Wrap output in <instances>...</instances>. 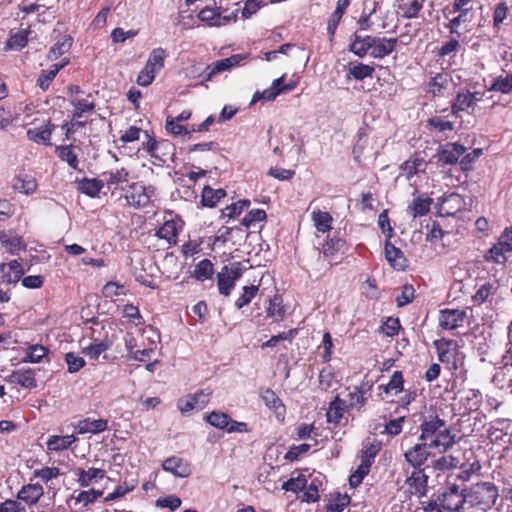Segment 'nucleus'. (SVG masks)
<instances>
[{
    "label": "nucleus",
    "mask_w": 512,
    "mask_h": 512,
    "mask_svg": "<svg viewBox=\"0 0 512 512\" xmlns=\"http://www.w3.org/2000/svg\"><path fill=\"white\" fill-rule=\"evenodd\" d=\"M420 431L418 440L427 442L431 449H437L439 453L447 452L455 444V435L451 433L446 421L435 414L423 419Z\"/></svg>",
    "instance_id": "nucleus-1"
},
{
    "label": "nucleus",
    "mask_w": 512,
    "mask_h": 512,
    "mask_svg": "<svg viewBox=\"0 0 512 512\" xmlns=\"http://www.w3.org/2000/svg\"><path fill=\"white\" fill-rule=\"evenodd\" d=\"M91 323L92 325L96 327H92V343L85 347L83 352L85 355L90 357L93 360H97L99 356L107 351L114 342V334H109V331L107 328L111 331L112 330V324L109 322H100L98 318L93 317L91 319H88L86 324Z\"/></svg>",
    "instance_id": "nucleus-2"
},
{
    "label": "nucleus",
    "mask_w": 512,
    "mask_h": 512,
    "mask_svg": "<svg viewBox=\"0 0 512 512\" xmlns=\"http://www.w3.org/2000/svg\"><path fill=\"white\" fill-rule=\"evenodd\" d=\"M466 497L469 507L486 512L495 505L499 490L492 482H478L466 489Z\"/></svg>",
    "instance_id": "nucleus-3"
},
{
    "label": "nucleus",
    "mask_w": 512,
    "mask_h": 512,
    "mask_svg": "<svg viewBox=\"0 0 512 512\" xmlns=\"http://www.w3.org/2000/svg\"><path fill=\"white\" fill-rule=\"evenodd\" d=\"M165 58L166 53L164 49L160 47L153 49L149 54L144 68L138 74V85L143 87L149 86L155 79L156 73L164 67Z\"/></svg>",
    "instance_id": "nucleus-4"
},
{
    "label": "nucleus",
    "mask_w": 512,
    "mask_h": 512,
    "mask_svg": "<svg viewBox=\"0 0 512 512\" xmlns=\"http://www.w3.org/2000/svg\"><path fill=\"white\" fill-rule=\"evenodd\" d=\"M443 510L449 512H464L465 506L468 505L466 497V489L460 490L456 484H452L438 496Z\"/></svg>",
    "instance_id": "nucleus-5"
},
{
    "label": "nucleus",
    "mask_w": 512,
    "mask_h": 512,
    "mask_svg": "<svg viewBox=\"0 0 512 512\" xmlns=\"http://www.w3.org/2000/svg\"><path fill=\"white\" fill-rule=\"evenodd\" d=\"M153 195L154 188L152 186H145L141 182H136L129 186L125 198L130 206L142 208L149 204Z\"/></svg>",
    "instance_id": "nucleus-6"
},
{
    "label": "nucleus",
    "mask_w": 512,
    "mask_h": 512,
    "mask_svg": "<svg viewBox=\"0 0 512 512\" xmlns=\"http://www.w3.org/2000/svg\"><path fill=\"white\" fill-rule=\"evenodd\" d=\"M211 394L209 389H201L194 394L180 398L177 402V407L182 414L194 409L202 410L210 401Z\"/></svg>",
    "instance_id": "nucleus-7"
},
{
    "label": "nucleus",
    "mask_w": 512,
    "mask_h": 512,
    "mask_svg": "<svg viewBox=\"0 0 512 512\" xmlns=\"http://www.w3.org/2000/svg\"><path fill=\"white\" fill-rule=\"evenodd\" d=\"M405 473L407 475L405 484L408 486L410 493L418 497L425 496L427 492L428 476L424 469L412 468L411 472H409V469H406Z\"/></svg>",
    "instance_id": "nucleus-8"
},
{
    "label": "nucleus",
    "mask_w": 512,
    "mask_h": 512,
    "mask_svg": "<svg viewBox=\"0 0 512 512\" xmlns=\"http://www.w3.org/2000/svg\"><path fill=\"white\" fill-rule=\"evenodd\" d=\"M430 449L431 448L427 445V442L420 441L405 451V461L412 468H421L431 454Z\"/></svg>",
    "instance_id": "nucleus-9"
},
{
    "label": "nucleus",
    "mask_w": 512,
    "mask_h": 512,
    "mask_svg": "<svg viewBox=\"0 0 512 512\" xmlns=\"http://www.w3.org/2000/svg\"><path fill=\"white\" fill-rule=\"evenodd\" d=\"M241 277V272L238 268H229L224 266L217 274V286L219 293L224 296H229L233 290L236 281Z\"/></svg>",
    "instance_id": "nucleus-10"
},
{
    "label": "nucleus",
    "mask_w": 512,
    "mask_h": 512,
    "mask_svg": "<svg viewBox=\"0 0 512 512\" xmlns=\"http://www.w3.org/2000/svg\"><path fill=\"white\" fill-rule=\"evenodd\" d=\"M466 152V148L458 143H446L438 149V162L444 165L457 164L461 156Z\"/></svg>",
    "instance_id": "nucleus-11"
},
{
    "label": "nucleus",
    "mask_w": 512,
    "mask_h": 512,
    "mask_svg": "<svg viewBox=\"0 0 512 512\" xmlns=\"http://www.w3.org/2000/svg\"><path fill=\"white\" fill-rule=\"evenodd\" d=\"M466 313L459 309H445L440 311L439 325L443 329L453 330L462 326Z\"/></svg>",
    "instance_id": "nucleus-12"
},
{
    "label": "nucleus",
    "mask_w": 512,
    "mask_h": 512,
    "mask_svg": "<svg viewBox=\"0 0 512 512\" xmlns=\"http://www.w3.org/2000/svg\"><path fill=\"white\" fill-rule=\"evenodd\" d=\"M162 468L164 471L169 472L176 477L186 478L191 475L190 464L186 460L177 456L167 458L163 462Z\"/></svg>",
    "instance_id": "nucleus-13"
},
{
    "label": "nucleus",
    "mask_w": 512,
    "mask_h": 512,
    "mask_svg": "<svg viewBox=\"0 0 512 512\" xmlns=\"http://www.w3.org/2000/svg\"><path fill=\"white\" fill-rule=\"evenodd\" d=\"M2 281L7 284H16L24 274L22 265L17 260L0 265Z\"/></svg>",
    "instance_id": "nucleus-14"
},
{
    "label": "nucleus",
    "mask_w": 512,
    "mask_h": 512,
    "mask_svg": "<svg viewBox=\"0 0 512 512\" xmlns=\"http://www.w3.org/2000/svg\"><path fill=\"white\" fill-rule=\"evenodd\" d=\"M375 37L366 35L362 37L357 32L354 33L352 42L349 46V51L357 55L358 57L363 58L367 55L368 51L371 49L374 45Z\"/></svg>",
    "instance_id": "nucleus-15"
},
{
    "label": "nucleus",
    "mask_w": 512,
    "mask_h": 512,
    "mask_svg": "<svg viewBox=\"0 0 512 512\" xmlns=\"http://www.w3.org/2000/svg\"><path fill=\"white\" fill-rule=\"evenodd\" d=\"M433 199L427 195H419L415 197L407 207V213L413 217H421L426 215L431 208Z\"/></svg>",
    "instance_id": "nucleus-16"
},
{
    "label": "nucleus",
    "mask_w": 512,
    "mask_h": 512,
    "mask_svg": "<svg viewBox=\"0 0 512 512\" xmlns=\"http://www.w3.org/2000/svg\"><path fill=\"white\" fill-rule=\"evenodd\" d=\"M398 39L397 38H379L375 37V42L370 52V55L373 58H384L387 55L391 54L396 45Z\"/></svg>",
    "instance_id": "nucleus-17"
},
{
    "label": "nucleus",
    "mask_w": 512,
    "mask_h": 512,
    "mask_svg": "<svg viewBox=\"0 0 512 512\" xmlns=\"http://www.w3.org/2000/svg\"><path fill=\"white\" fill-rule=\"evenodd\" d=\"M43 494L44 489L42 485L38 483L27 484L20 489L17 497L19 500L25 502L28 505H34L39 501Z\"/></svg>",
    "instance_id": "nucleus-18"
},
{
    "label": "nucleus",
    "mask_w": 512,
    "mask_h": 512,
    "mask_svg": "<svg viewBox=\"0 0 512 512\" xmlns=\"http://www.w3.org/2000/svg\"><path fill=\"white\" fill-rule=\"evenodd\" d=\"M261 399L269 409L274 411L278 419H284L286 412L285 406L273 390L269 388L265 389L261 393Z\"/></svg>",
    "instance_id": "nucleus-19"
},
{
    "label": "nucleus",
    "mask_w": 512,
    "mask_h": 512,
    "mask_svg": "<svg viewBox=\"0 0 512 512\" xmlns=\"http://www.w3.org/2000/svg\"><path fill=\"white\" fill-rule=\"evenodd\" d=\"M108 422L105 419H90L86 418L81 420L76 425V430L79 434H97L107 429Z\"/></svg>",
    "instance_id": "nucleus-20"
},
{
    "label": "nucleus",
    "mask_w": 512,
    "mask_h": 512,
    "mask_svg": "<svg viewBox=\"0 0 512 512\" xmlns=\"http://www.w3.org/2000/svg\"><path fill=\"white\" fill-rule=\"evenodd\" d=\"M36 179L28 174H20L14 177L12 187L15 191L26 195L33 194L37 189Z\"/></svg>",
    "instance_id": "nucleus-21"
},
{
    "label": "nucleus",
    "mask_w": 512,
    "mask_h": 512,
    "mask_svg": "<svg viewBox=\"0 0 512 512\" xmlns=\"http://www.w3.org/2000/svg\"><path fill=\"white\" fill-rule=\"evenodd\" d=\"M385 258L397 270H403L406 267V258L403 252L389 241L385 243Z\"/></svg>",
    "instance_id": "nucleus-22"
},
{
    "label": "nucleus",
    "mask_w": 512,
    "mask_h": 512,
    "mask_svg": "<svg viewBox=\"0 0 512 512\" xmlns=\"http://www.w3.org/2000/svg\"><path fill=\"white\" fill-rule=\"evenodd\" d=\"M69 103L74 108L72 111L74 118H81L85 113L92 112L95 109V103L90 94L85 98L72 97L69 99Z\"/></svg>",
    "instance_id": "nucleus-23"
},
{
    "label": "nucleus",
    "mask_w": 512,
    "mask_h": 512,
    "mask_svg": "<svg viewBox=\"0 0 512 512\" xmlns=\"http://www.w3.org/2000/svg\"><path fill=\"white\" fill-rule=\"evenodd\" d=\"M285 75L275 79L271 86L262 92L257 91L252 98L251 104L256 103L258 101H271L274 100L278 95H280L279 86L284 82Z\"/></svg>",
    "instance_id": "nucleus-24"
},
{
    "label": "nucleus",
    "mask_w": 512,
    "mask_h": 512,
    "mask_svg": "<svg viewBox=\"0 0 512 512\" xmlns=\"http://www.w3.org/2000/svg\"><path fill=\"white\" fill-rule=\"evenodd\" d=\"M311 219L317 232L326 233L332 229L333 218L330 213L326 211H321L320 209L313 210Z\"/></svg>",
    "instance_id": "nucleus-25"
},
{
    "label": "nucleus",
    "mask_w": 512,
    "mask_h": 512,
    "mask_svg": "<svg viewBox=\"0 0 512 512\" xmlns=\"http://www.w3.org/2000/svg\"><path fill=\"white\" fill-rule=\"evenodd\" d=\"M424 0H398V9L405 19L416 18L423 8Z\"/></svg>",
    "instance_id": "nucleus-26"
},
{
    "label": "nucleus",
    "mask_w": 512,
    "mask_h": 512,
    "mask_svg": "<svg viewBox=\"0 0 512 512\" xmlns=\"http://www.w3.org/2000/svg\"><path fill=\"white\" fill-rule=\"evenodd\" d=\"M103 186L104 182L96 178H83L77 181L78 190L92 198L99 194Z\"/></svg>",
    "instance_id": "nucleus-27"
},
{
    "label": "nucleus",
    "mask_w": 512,
    "mask_h": 512,
    "mask_svg": "<svg viewBox=\"0 0 512 512\" xmlns=\"http://www.w3.org/2000/svg\"><path fill=\"white\" fill-rule=\"evenodd\" d=\"M374 71L375 68L372 65L361 62H356L354 64L351 63L347 71V78H354L357 81H362L365 78H371Z\"/></svg>",
    "instance_id": "nucleus-28"
},
{
    "label": "nucleus",
    "mask_w": 512,
    "mask_h": 512,
    "mask_svg": "<svg viewBox=\"0 0 512 512\" xmlns=\"http://www.w3.org/2000/svg\"><path fill=\"white\" fill-rule=\"evenodd\" d=\"M156 236L167 242L168 245H174L177 242L178 226L174 220L164 222V224L157 230Z\"/></svg>",
    "instance_id": "nucleus-29"
},
{
    "label": "nucleus",
    "mask_w": 512,
    "mask_h": 512,
    "mask_svg": "<svg viewBox=\"0 0 512 512\" xmlns=\"http://www.w3.org/2000/svg\"><path fill=\"white\" fill-rule=\"evenodd\" d=\"M9 381L23 388H35L37 386L34 373L31 370L15 371L9 376Z\"/></svg>",
    "instance_id": "nucleus-30"
},
{
    "label": "nucleus",
    "mask_w": 512,
    "mask_h": 512,
    "mask_svg": "<svg viewBox=\"0 0 512 512\" xmlns=\"http://www.w3.org/2000/svg\"><path fill=\"white\" fill-rule=\"evenodd\" d=\"M72 44L73 38L70 35H64L50 48L47 55L48 59L51 61L58 59L70 50Z\"/></svg>",
    "instance_id": "nucleus-31"
},
{
    "label": "nucleus",
    "mask_w": 512,
    "mask_h": 512,
    "mask_svg": "<svg viewBox=\"0 0 512 512\" xmlns=\"http://www.w3.org/2000/svg\"><path fill=\"white\" fill-rule=\"evenodd\" d=\"M470 91L463 90L457 93V96L452 104V113L458 115L459 112L474 109Z\"/></svg>",
    "instance_id": "nucleus-32"
},
{
    "label": "nucleus",
    "mask_w": 512,
    "mask_h": 512,
    "mask_svg": "<svg viewBox=\"0 0 512 512\" xmlns=\"http://www.w3.org/2000/svg\"><path fill=\"white\" fill-rule=\"evenodd\" d=\"M76 441L74 435L51 436L47 441V449L50 451H61L69 448Z\"/></svg>",
    "instance_id": "nucleus-33"
},
{
    "label": "nucleus",
    "mask_w": 512,
    "mask_h": 512,
    "mask_svg": "<svg viewBox=\"0 0 512 512\" xmlns=\"http://www.w3.org/2000/svg\"><path fill=\"white\" fill-rule=\"evenodd\" d=\"M105 471L99 468L91 467L88 470H80L78 474V483L81 487H88L93 481L102 479Z\"/></svg>",
    "instance_id": "nucleus-34"
},
{
    "label": "nucleus",
    "mask_w": 512,
    "mask_h": 512,
    "mask_svg": "<svg viewBox=\"0 0 512 512\" xmlns=\"http://www.w3.org/2000/svg\"><path fill=\"white\" fill-rule=\"evenodd\" d=\"M345 408V402L342 401L338 396L334 398L333 401H331L328 411L326 413L327 421L329 423L337 424L340 422L341 418L343 417Z\"/></svg>",
    "instance_id": "nucleus-35"
},
{
    "label": "nucleus",
    "mask_w": 512,
    "mask_h": 512,
    "mask_svg": "<svg viewBox=\"0 0 512 512\" xmlns=\"http://www.w3.org/2000/svg\"><path fill=\"white\" fill-rule=\"evenodd\" d=\"M449 85V77L447 74L439 73L431 79L428 84V92L434 96H442Z\"/></svg>",
    "instance_id": "nucleus-36"
},
{
    "label": "nucleus",
    "mask_w": 512,
    "mask_h": 512,
    "mask_svg": "<svg viewBox=\"0 0 512 512\" xmlns=\"http://www.w3.org/2000/svg\"><path fill=\"white\" fill-rule=\"evenodd\" d=\"M225 195L226 192L223 189H212L205 186L202 191V203L204 206L214 207Z\"/></svg>",
    "instance_id": "nucleus-37"
},
{
    "label": "nucleus",
    "mask_w": 512,
    "mask_h": 512,
    "mask_svg": "<svg viewBox=\"0 0 512 512\" xmlns=\"http://www.w3.org/2000/svg\"><path fill=\"white\" fill-rule=\"evenodd\" d=\"M108 188L117 187L120 184L128 181L129 173L126 169H116L115 171H109L103 173Z\"/></svg>",
    "instance_id": "nucleus-38"
},
{
    "label": "nucleus",
    "mask_w": 512,
    "mask_h": 512,
    "mask_svg": "<svg viewBox=\"0 0 512 512\" xmlns=\"http://www.w3.org/2000/svg\"><path fill=\"white\" fill-rule=\"evenodd\" d=\"M174 155V145L170 141H158L153 158L166 163Z\"/></svg>",
    "instance_id": "nucleus-39"
},
{
    "label": "nucleus",
    "mask_w": 512,
    "mask_h": 512,
    "mask_svg": "<svg viewBox=\"0 0 512 512\" xmlns=\"http://www.w3.org/2000/svg\"><path fill=\"white\" fill-rule=\"evenodd\" d=\"M508 253L510 252L497 242L487 251L485 259L497 264H504L507 261Z\"/></svg>",
    "instance_id": "nucleus-40"
},
{
    "label": "nucleus",
    "mask_w": 512,
    "mask_h": 512,
    "mask_svg": "<svg viewBox=\"0 0 512 512\" xmlns=\"http://www.w3.org/2000/svg\"><path fill=\"white\" fill-rule=\"evenodd\" d=\"M267 315L274 319V321H281L285 317V308L283 306L282 298L274 296L269 300V306L267 308Z\"/></svg>",
    "instance_id": "nucleus-41"
},
{
    "label": "nucleus",
    "mask_w": 512,
    "mask_h": 512,
    "mask_svg": "<svg viewBox=\"0 0 512 512\" xmlns=\"http://www.w3.org/2000/svg\"><path fill=\"white\" fill-rule=\"evenodd\" d=\"M29 140L35 143L49 144L51 138V129L47 125L38 128H32L27 131Z\"/></svg>",
    "instance_id": "nucleus-42"
},
{
    "label": "nucleus",
    "mask_w": 512,
    "mask_h": 512,
    "mask_svg": "<svg viewBox=\"0 0 512 512\" xmlns=\"http://www.w3.org/2000/svg\"><path fill=\"white\" fill-rule=\"evenodd\" d=\"M204 419L213 427L218 429H226L230 424V416L224 412L213 411L209 414H206Z\"/></svg>",
    "instance_id": "nucleus-43"
},
{
    "label": "nucleus",
    "mask_w": 512,
    "mask_h": 512,
    "mask_svg": "<svg viewBox=\"0 0 512 512\" xmlns=\"http://www.w3.org/2000/svg\"><path fill=\"white\" fill-rule=\"evenodd\" d=\"M214 273L213 264L208 259L201 260L193 271V277H195L198 281H205Z\"/></svg>",
    "instance_id": "nucleus-44"
},
{
    "label": "nucleus",
    "mask_w": 512,
    "mask_h": 512,
    "mask_svg": "<svg viewBox=\"0 0 512 512\" xmlns=\"http://www.w3.org/2000/svg\"><path fill=\"white\" fill-rule=\"evenodd\" d=\"M58 157L67 162V164L73 168L78 169V156L74 152L73 145L60 146L57 148Z\"/></svg>",
    "instance_id": "nucleus-45"
},
{
    "label": "nucleus",
    "mask_w": 512,
    "mask_h": 512,
    "mask_svg": "<svg viewBox=\"0 0 512 512\" xmlns=\"http://www.w3.org/2000/svg\"><path fill=\"white\" fill-rule=\"evenodd\" d=\"M0 242L12 255L18 254L19 251L24 250L26 245L18 236L9 238L6 234H0Z\"/></svg>",
    "instance_id": "nucleus-46"
},
{
    "label": "nucleus",
    "mask_w": 512,
    "mask_h": 512,
    "mask_svg": "<svg viewBox=\"0 0 512 512\" xmlns=\"http://www.w3.org/2000/svg\"><path fill=\"white\" fill-rule=\"evenodd\" d=\"M403 375L401 371H394L389 382L383 386V390L387 394L397 395L403 390Z\"/></svg>",
    "instance_id": "nucleus-47"
},
{
    "label": "nucleus",
    "mask_w": 512,
    "mask_h": 512,
    "mask_svg": "<svg viewBox=\"0 0 512 512\" xmlns=\"http://www.w3.org/2000/svg\"><path fill=\"white\" fill-rule=\"evenodd\" d=\"M28 42V31L25 29L13 33L7 41V48L10 50H20Z\"/></svg>",
    "instance_id": "nucleus-48"
},
{
    "label": "nucleus",
    "mask_w": 512,
    "mask_h": 512,
    "mask_svg": "<svg viewBox=\"0 0 512 512\" xmlns=\"http://www.w3.org/2000/svg\"><path fill=\"white\" fill-rule=\"evenodd\" d=\"M425 165V162L421 158H414L409 159L405 161L401 166L400 169L402 170L403 174L406 176L407 179H411L414 175H416L422 168V166Z\"/></svg>",
    "instance_id": "nucleus-49"
},
{
    "label": "nucleus",
    "mask_w": 512,
    "mask_h": 512,
    "mask_svg": "<svg viewBox=\"0 0 512 512\" xmlns=\"http://www.w3.org/2000/svg\"><path fill=\"white\" fill-rule=\"evenodd\" d=\"M100 496H102V491L90 489L80 491L76 496L73 495L72 498L75 500V504L88 506L94 503Z\"/></svg>",
    "instance_id": "nucleus-50"
},
{
    "label": "nucleus",
    "mask_w": 512,
    "mask_h": 512,
    "mask_svg": "<svg viewBox=\"0 0 512 512\" xmlns=\"http://www.w3.org/2000/svg\"><path fill=\"white\" fill-rule=\"evenodd\" d=\"M488 91H497L503 94L510 93L512 91V74L495 78Z\"/></svg>",
    "instance_id": "nucleus-51"
},
{
    "label": "nucleus",
    "mask_w": 512,
    "mask_h": 512,
    "mask_svg": "<svg viewBox=\"0 0 512 512\" xmlns=\"http://www.w3.org/2000/svg\"><path fill=\"white\" fill-rule=\"evenodd\" d=\"M458 459L452 455H443L432 461V467L438 471H447L458 466Z\"/></svg>",
    "instance_id": "nucleus-52"
},
{
    "label": "nucleus",
    "mask_w": 512,
    "mask_h": 512,
    "mask_svg": "<svg viewBox=\"0 0 512 512\" xmlns=\"http://www.w3.org/2000/svg\"><path fill=\"white\" fill-rule=\"evenodd\" d=\"M198 18L211 26H219L220 9L205 7L199 12Z\"/></svg>",
    "instance_id": "nucleus-53"
},
{
    "label": "nucleus",
    "mask_w": 512,
    "mask_h": 512,
    "mask_svg": "<svg viewBox=\"0 0 512 512\" xmlns=\"http://www.w3.org/2000/svg\"><path fill=\"white\" fill-rule=\"evenodd\" d=\"M230 68L227 65L225 59L218 60L206 67L203 72V77L205 81H210L213 77L221 72L227 71Z\"/></svg>",
    "instance_id": "nucleus-54"
},
{
    "label": "nucleus",
    "mask_w": 512,
    "mask_h": 512,
    "mask_svg": "<svg viewBox=\"0 0 512 512\" xmlns=\"http://www.w3.org/2000/svg\"><path fill=\"white\" fill-rule=\"evenodd\" d=\"M258 290L259 288L256 285L244 286L243 293L235 301V307L237 309H241L244 306L248 305L252 301V299L257 295Z\"/></svg>",
    "instance_id": "nucleus-55"
},
{
    "label": "nucleus",
    "mask_w": 512,
    "mask_h": 512,
    "mask_svg": "<svg viewBox=\"0 0 512 512\" xmlns=\"http://www.w3.org/2000/svg\"><path fill=\"white\" fill-rule=\"evenodd\" d=\"M459 15L448 24V28L452 34L458 33V28L462 23L470 22L473 18L470 9H462L457 11Z\"/></svg>",
    "instance_id": "nucleus-56"
},
{
    "label": "nucleus",
    "mask_w": 512,
    "mask_h": 512,
    "mask_svg": "<svg viewBox=\"0 0 512 512\" xmlns=\"http://www.w3.org/2000/svg\"><path fill=\"white\" fill-rule=\"evenodd\" d=\"M297 334L296 329H291L289 331L281 332L277 335L272 336L269 340L262 344V348L274 347L280 341L288 340L291 341Z\"/></svg>",
    "instance_id": "nucleus-57"
},
{
    "label": "nucleus",
    "mask_w": 512,
    "mask_h": 512,
    "mask_svg": "<svg viewBox=\"0 0 512 512\" xmlns=\"http://www.w3.org/2000/svg\"><path fill=\"white\" fill-rule=\"evenodd\" d=\"M102 294L106 298H113L126 294V288L116 282H108L102 289Z\"/></svg>",
    "instance_id": "nucleus-58"
},
{
    "label": "nucleus",
    "mask_w": 512,
    "mask_h": 512,
    "mask_svg": "<svg viewBox=\"0 0 512 512\" xmlns=\"http://www.w3.org/2000/svg\"><path fill=\"white\" fill-rule=\"evenodd\" d=\"M65 361L70 373L78 372L85 365L84 359L73 352H69L65 355Z\"/></svg>",
    "instance_id": "nucleus-59"
},
{
    "label": "nucleus",
    "mask_w": 512,
    "mask_h": 512,
    "mask_svg": "<svg viewBox=\"0 0 512 512\" xmlns=\"http://www.w3.org/2000/svg\"><path fill=\"white\" fill-rule=\"evenodd\" d=\"M483 153L481 148H476L472 152L463 155L459 164L463 171H469L472 168V164L478 159Z\"/></svg>",
    "instance_id": "nucleus-60"
},
{
    "label": "nucleus",
    "mask_w": 512,
    "mask_h": 512,
    "mask_svg": "<svg viewBox=\"0 0 512 512\" xmlns=\"http://www.w3.org/2000/svg\"><path fill=\"white\" fill-rule=\"evenodd\" d=\"M350 503V497L346 494L338 496L327 505L328 512H342Z\"/></svg>",
    "instance_id": "nucleus-61"
},
{
    "label": "nucleus",
    "mask_w": 512,
    "mask_h": 512,
    "mask_svg": "<svg viewBox=\"0 0 512 512\" xmlns=\"http://www.w3.org/2000/svg\"><path fill=\"white\" fill-rule=\"evenodd\" d=\"M48 350L42 345H33L29 348L26 361L32 363L40 362L47 354Z\"/></svg>",
    "instance_id": "nucleus-62"
},
{
    "label": "nucleus",
    "mask_w": 512,
    "mask_h": 512,
    "mask_svg": "<svg viewBox=\"0 0 512 512\" xmlns=\"http://www.w3.org/2000/svg\"><path fill=\"white\" fill-rule=\"evenodd\" d=\"M266 218V212L262 209H254L251 210L245 217L242 219V225L245 227H250L256 222L263 221Z\"/></svg>",
    "instance_id": "nucleus-63"
},
{
    "label": "nucleus",
    "mask_w": 512,
    "mask_h": 512,
    "mask_svg": "<svg viewBox=\"0 0 512 512\" xmlns=\"http://www.w3.org/2000/svg\"><path fill=\"white\" fill-rule=\"evenodd\" d=\"M182 504L181 499L178 496L170 495L167 497L159 498L156 501V506L161 508H169L174 511L178 509Z\"/></svg>",
    "instance_id": "nucleus-64"
}]
</instances>
